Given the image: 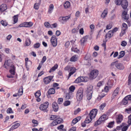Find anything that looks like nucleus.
Instances as JSON below:
<instances>
[{"label":"nucleus","mask_w":131,"mask_h":131,"mask_svg":"<svg viewBox=\"0 0 131 131\" xmlns=\"http://www.w3.org/2000/svg\"><path fill=\"white\" fill-rule=\"evenodd\" d=\"M97 110L96 109H93L91 110L87 116L84 122L85 123H90L93 118H94L96 115Z\"/></svg>","instance_id":"f257e3e1"},{"label":"nucleus","mask_w":131,"mask_h":131,"mask_svg":"<svg viewBox=\"0 0 131 131\" xmlns=\"http://www.w3.org/2000/svg\"><path fill=\"white\" fill-rule=\"evenodd\" d=\"M6 65L10 67V70H9V72L12 75H14L15 68L14 66L13 65L12 61L11 60H8L5 61L3 66L6 69H7V66H6Z\"/></svg>","instance_id":"f03ea898"},{"label":"nucleus","mask_w":131,"mask_h":131,"mask_svg":"<svg viewBox=\"0 0 131 131\" xmlns=\"http://www.w3.org/2000/svg\"><path fill=\"white\" fill-rule=\"evenodd\" d=\"M89 78L86 77H80L74 81L76 83H78L82 82H86L88 81Z\"/></svg>","instance_id":"7ed1b4c3"},{"label":"nucleus","mask_w":131,"mask_h":131,"mask_svg":"<svg viewBox=\"0 0 131 131\" xmlns=\"http://www.w3.org/2000/svg\"><path fill=\"white\" fill-rule=\"evenodd\" d=\"M83 89L80 88L78 90L76 94V98L78 101H80L83 97Z\"/></svg>","instance_id":"20e7f679"},{"label":"nucleus","mask_w":131,"mask_h":131,"mask_svg":"<svg viewBox=\"0 0 131 131\" xmlns=\"http://www.w3.org/2000/svg\"><path fill=\"white\" fill-rule=\"evenodd\" d=\"M49 103L48 102H46L43 104H41L39 108L40 110L44 112H47L48 110H47L48 107Z\"/></svg>","instance_id":"39448f33"},{"label":"nucleus","mask_w":131,"mask_h":131,"mask_svg":"<svg viewBox=\"0 0 131 131\" xmlns=\"http://www.w3.org/2000/svg\"><path fill=\"white\" fill-rule=\"evenodd\" d=\"M111 65H115V67L118 69L119 70H123L124 67L123 65L122 64L118 63V61H116L112 63Z\"/></svg>","instance_id":"423d86ee"},{"label":"nucleus","mask_w":131,"mask_h":131,"mask_svg":"<svg viewBox=\"0 0 131 131\" xmlns=\"http://www.w3.org/2000/svg\"><path fill=\"white\" fill-rule=\"evenodd\" d=\"M98 74V71L97 70H93L92 71L90 75V78L91 79H95L97 76Z\"/></svg>","instance_id":"0eeeda50"},{"label":"nucleus","mask_w":131,"mask_h":131,"mask_svg":"<svg viewBox=\"0 0 131 131\" xmlns=\"http://www.w3.org/2000/svg\"><path fill=\"white\" fill-rule=\"evenodd\" d=\"M57 39L56 36H52L51 38L50 41L51 44L53 47H55L57 45Z\"/></svg>","instance_id":"6e6552de"},{"label":"nucleus","mask_w":131,"mask_h":131,"mask_svg":"<svg viewBox=\"0 0 131 131\" xmlns=\"http://www.w3.org/2000/svg\"><path fill=\"white\" fill-rule=\"evenodd\" d=\"M53 76H50L45 78L43 79V82L46 84L49 83L51 81L53 78Z\"/></svg>","instance_id":"1a4fd4ad"},{"label":"nucleus","mask_w":131,"mask_h":131,"mask_svg":"<svg viewBox=\"0 0 131 131\" xmlns=\"http://www.w3.org/2000/svg\"><path fill=\"white\" fill-rule=\"evenodd\" d=\"M123 116L122 115L119 114L116 116V122L117 124H120L123 120Z\"/></svg>","instance_id":"9d476101"},{"label":"nucleus","mask_w":131,"mask_h":131,"mask_svg":"<svg viewBox=\"0 0 131 131\" xmlns=\"http://www.w3.org/2000/svg\"><path fill=\"white\" fill-rule=\"evenodd\" d=\"M121 4L122 8L124 9H125L128 6V3L126 0H122Z\"/></svg>","instance_id":"9b49d317"},{"label":"nucleus","mask_w":131,"mask_h":131,"mask_svg":"<svg viewBox=\"0 0 131 131\" xmlns=\"http://www.w3.org/2000/svg\"><path fill=\"white\" fill-rule=\"evenodd\" d=\"M76 69L74 67H71L70 68V72L68 76V79H69L70 77L72 74H73L75 72Z\"/></svg>","instance_id":"f8f14e48"},{"label":"nucleus","mask_w":131,"mask_h":131,"mask_svg":"<svg viewBox=\"0 0 131 131\" xmlns=\"http://www.w3.org/2000/svg\"><path fill=\"white\" fill-rule=\"evenodd\" d=\"M119 89L117 88L114 91L111 97L112 100L116 96L118 93Z\"/></svg>","instance_id":"ddd939ff"},{"label":"nucleus","mask_w":131,"mask_h":131,"mask_svg":"<svg viewBox=\"0 0 131 131\" xmlns=\"http://www.w3.org/2000/svg\"><path fill=\"white\" fill-rule=\"evenodd\" d=\"M88 37V36H86L81 39L80 40L81 44V45H84L86 42H87Z\"/></svg>","instance_id":"4468645a"},{"label":"nucleus","mask_w":131,"mask_h":131,"mask_svg":"<svg viewBox=\"0 0 131 131\" xmlns=\"http://www.w3.org/2000/svg\"><path fill=\"white\" fill-rule=\"evenodd\" d=\"M122 17L125 20H128V19L129 15L127 14V12L125 11H124L122 13Z\"/></svg>","instance_id":"2eb2a0df"},{"label":"nucleus","mask_w":131,"mask_h":131,"mask_svg":"<svg viewBox=\"0 0 131 131\" xmlns=\"http://www.w3.org/2000/svg\"><path fill=\"white\" fill-rule=\"evenodd\" d=\"M53 110L55 112H57L58 110V106L57 103L56 102H54L52 104Z\"/></svg>","instance_id":"dca6fc26"},{"label":"nucleus","mask_w":131,"mask_h":131,"mask_svg":"<svg viewBox=\"0 0 131 131\" xmlns=\"http://www.w3.org/2000/svg\"><path fill=\"white\" fill-rule=\"evenodd\" d=\"M106 117V115L105 114L103 115L99 119L98 121H100V122L101 123L107 119Z\"/></svg>","instance_id":"f3484780"},{"label":"nucleus","mask_w":131,"mask_h":131,"mask_svg":"<svg viewBox=\"0 0 131 131\" xmlns=\"http://www.w3.org/2000/svg\"><path fill=\"white\" fill-rule=\"evenodd\" d=\"M7 8L6 5L5 4H2L0 6V9L1 12H3Z\"/></svg>","instance_id":"a211bd4d"},{"label":"nucleus","mask_w":131,"mask_h":131,"mask_svg":"<svg viewBox=\"0 0 131 131\" xmlns=\"http://www.w3.org/2000/svg\"><path fill=\"white\" fill-rule=\"evenodd\" d=\"M23 86H21L18 91V95L19 96H21L23 94Z\"/></svg>","instance_id":"6ab92c4d"},{"label":"nucleus","mask_w":131,"mask_h":131,"mask_svg":"<svg viewBox=\"0 0 131 131\" xmlns=\"http://www.w3.org/2000/svg\"><path fill=\"white\" fill-rule=\"evenodd\" d=\"M55 92V90L53 88H51L48 90L47 93L48 95H50L54 94Z\"/></svg>","instance_id":"aec40b11"},{"label":"nucleus","mask_w":131,"mask_h":131,"mask_svg":"<svg viewBox=\"0 0 131 131\" xmlns=\"http://www.w3.org/2000/svg\"><path fill=\"white\" fill-rule=\"evenodd\" d=\"M58 67V65L57 64H55L54 66L50 70L49 72L51 73L52 71H54L56 69H57Z\"/></svg>","instance_id":"412c9836"},{"label":"nucleus","mask_w":131,"mask_h":131,"mask_svg":"<svg viewBox=\"0 0 131 131\" xmlns=\"http://www.w3.org/2000/svg\"><path fill=\"white\" fill-rule=\"evenodd\" d=\"M20 125V124L19 123H16L12 126L10 128V129L13 130L14 129H16Z\"/></svg>","instance_id":"4be33fe9"},{"label":"nucleus","mask_w":131,"mask_h":131,"mask_svg":"<svg viewBox=\"0 0 131 131\" xmlns=\"http://www.w3.org/2000/svg\"><path fill=\"white\" fill-rule=\"evenodd\" d=\"M59 21L62 24L64 23V22H66V20L64 17H60L59 19Z\"/></svg>","instance_id":"5701e85b"},{"label":"nucleus","mask_w":131,"mask_h":131,"mask_svg":"<svg viewBox=\"0 0 131 131\" xmlns=\"http://www.w3.org/2000/svg\"><path fill=\"white\" fill-rule=\"evenodd\" d=\"M107 13V9H105L103 11L101 15V17L102 18H104L106 16Z\"/></svg>","instance_id":"b1692460"},{"label":"nucleus","mask_w":131,"mask_h":131,"mask_svg":"<svg viewBox=\"0 0 131 131\" xmlns=\"http://www.w3.org/2000/svg\"><path fill=\"white\" fill-rule=\"evenodd\" d=\"M70 5V3L68 1H67L64 4V6L65 8H69Z\"/></svg>","instance_id":"393cba45"},{"label":"nucleus","mask_w":131,"mask_h":131,"mask_svg":"<svg viewBox=\"0 0 131 131\" xmlns=\"http://www.w3.org/2000/svg\"><path fill=\"white\" fill-rule=\"evenodd\" d=\"M25 27H30L32 26L33 23L31 22H25Z\"/></svg>","instance_id":"a878e982"},{"label":"nucleus","mask_w":131,"mask_h":131,"mask_svg":"<svg viewBox=\"0 0 131 131\" xmlns=\"http://www.w3.org/2000/svg\"><path fill=\"white\" fill-rule=\"evenodd\" d=\"M56 122L57 123V124H60L62 123L63 122V119L59 118V117L58 116L56 120Z\"/></svg>","instance_id":"bb28decb"},{"label":"nucleus","mask_w":131,"mask_h":131,"mask_svg":"<svg viewBox=\"0 0 131 131\" xmlns=\"http://www.w3.org/2000/svg\"><path fill=\"white\" fill-rule=\"evenodd\" d=\"M92 90H93V86L91 85H90L89 87L87 90V93H93V91H92Z\"/></svg>","instance_id":"cd10ccee"},{"label":"nucleus","mask_w":131,"mask_h":131,"mask_svg":"<svg viewBox=\"0 0 131 131\" xmlns=\"http://www.w3.org/2000/svg\"><path fill=\"white\" fill-rule=\"evenodd\" d=\"M44 25L47 28H53L52 27L51 25L48 22H46L44 23Z\"/></svg>","instance_id":"c85d7f7f"},{"label":"nucleus","mask_w":131,"mask_h":131,"mask_svg":"<svg viewBox=\"0 0 131 131\" xmlns=\"http://www.w3.org/2000/svg\"><path fill=\"white\" fill-rule=\"evenodd\" d=\"M49 8L48 10V12L50 14L51 13L53 9V4H51L49 6Z\"/></svg>","instance_id":"c756f323"},{"label":"nucleus","mask_w":131,"mask_h":131,"mask_svg":"<svg viewBox=\"0 0 131 131\" xmlns=\"http://www.w3.org/2000/svg\"><path fill=\"white\" fill-rule=\"evenodd\" d=\"M77 60V58L76 57L75 55L73 56L70 59V61L71 62H75Z\"/></svg>","instance_id":"7c9ffc66"},{"label":"nucleus","mask_w":131,"mask_h":131,"mask_svg":"<svg viewBox=\"0 0 131 131\" xmlns=\"http://www.w3.org/2000/svg\"><path fill=\"white\" fill-rule=\"evenodd\" d=\"M18 15H14L13 17L14 23H16L18 21Z\"/></svg>","instance_id":"2f4dec72"},{"label":"nucleus","mask_w":131,"mask_h":131,"mask_svg":"<svg viewBox=\"0 0 131 131\" xmlns=\"http://www.w3.org/2000/svg\"><path fill=\"white\" fill-rule=\"evenodd\" d=\"M125 55V52L124 51H121L119 53V55L118 56V59L123 57Z\"/></svg>","instance_id":"473e14b6"},{"label":"nucleus","mask_w":131,"mask_h":131,"mask_svg":"<svg viewBox=\"0 0 131 131\" xmlns=\"http://www.w3.org/2000/svg\"><path fill=\"white\" fill-rule=\"evenodd\" d=\"M72 94V93L71 92H69L67 94L65 97L66 100H68L70 98Z\"/></svg>","instance_id":"72a5a7b5"},{"label":"nucleus","mask_w":131,"mask_h":131,"mask_svg":"<svg viewBox=\"0 0 131 131\" xmlns=\"http://www.w3.org/2000/svg\"><path fill=\"white\" fill-rule=\"evenodd\" d=\"M32 122L34 124L32 125V126L33 127H35L37 126L38 124V121L34 119H33L32 121Z\"/></svg>","instance_id":"f704fd0d"},{"label":"nucleus","mask_w":131,"mask_h":131,"mask_svg":"<svg viewBox=\"0 0 131 131\" xmlns=\"http://www.w3.org/2000/svg\"><path fill=\"white\" fill-rule=\"evenodd\" d=\"M114 121H113V122H111L108 123V124L107 126V127L110 128H112L113 127V125L114 124Z\"/></svg>","instance_id":"c9c22d12"},{"label":"nucleus","mask_w":131,"mask_h":131,"mask_svg":"<svg viewBox=\"0 0 131 131\" xmlns=\"http://www.w3.org/2000/svg\"><path fill=\"white\" fill-rule=\"evenodd\" d=\"M107 34L108 37L109 38L111 37L113 35V32L111 30L109 31Z\"/></svg>","instance_id":"e433bc0d"},{"label":"nucleus","mask_w":131,"mask_h":131,"mask_svg":"<svg viewBox=\"0 0 131 131\" xmlns=\"http://www.w3.org/2000/svg\"><path fill=\"white\" fill-rule=\"evenodd\" d=\"M106 104L105 103L102 104L99 106V108L101 110H102L106 106Z\"/></svg>","instance_id":"4c0bfd02"},{"label":"nucleus","mask_w":131,"mask_h":131,"mask_svg":"<svg viewBox=\"0 0 131 131\" xmlns=\"http://www.w3.org/2000/svg\"><path fill=\"white\" fill-rule=\"evenodd\" d=\"M36 97H38L41 95V92L40 90L37 91L35 94Z\"/></svg>","instance_id":"58836bf2"},{"label":"nucleus","mask_w":131,"mask_h":131,"mask_svg":"<svg viewBox=\"0 0 131 131\" xmlns=\"http://www.w3.org/2000/svg\"><path fill=\"white\" fill-rule=\"evenodd\" d=\"M30 44V41L29 39L28 38H27L26 39V42L25 44L26 46H29Z\"/></svg>","instance_id":"ea45409f"},{"label":"nucleus","mask_w":131,"mask_h":131,"mask_svg":"<svg viewBox=\"0 0 131 131\" xmlns=\"http://www.w3.org/2000/svg\"><path fill=\"white\" fill-rule=\"evenodd\" d=\"M92 94L91 93H87V99L90 100L92 98Z\"/></svg>","instance_id":"a19ab883"},{"label":"nucleus","mask_w":131,"mask_h":131,"mask_svg":"<svg viewBox=\"0 0 131 131\" xmlns=\"http://www.w3.org/2000/svg\"><path fill=\"white\" fill-rule=\"evenodd\" d=\"M58 116L55 115H51L50 118V120H53L54 121L57 119Z\"/></svg>","instance_id":"79ce46f5"},{"label":"nucleus","mask_w":131,"mask_h":131,"mask_svg":"<svg viewBox=\"0 0 131 131\" xmlns=\"http://www.w3.org/2000/svg\"><path fill=\"white\" fill-rule=\"evenodd\" d=\"M1 23L4 26H6L8 25L7 23L5 20H2L1 21Z\"/></svg>","instance_id":"37998d69"},{"label":"nucleus","mask_w":131,"mask_h":131,"mask_svg":"<svg viewBox=\"0 0 131 131\" xmlns=\"http://www.w3.org/2000/svg\"><path fill=\"white\" fill-rule=\"evenodd\" d=\"M115 4L118 5H120L122 2V0H115Z\"/></svg>","instance_id":"c03bdc74"},{"label":"nucleus","mask_w":131,"mask_h":131,"mask_svg":"<svg viewBox=\"0 0 131 131\" xmlns=\"http://www.w3.org/2000/svg\"><path fill=\"white\" fill-rule=\"evenodd\" d=\"M63 105L65 106L69 105L70 104V101H66L63 103Z\"/></svg>","instance_id":"a18cd8bd"},{"label":"nucleus","mask_w":131,"mask_h":131,"mask_svg":"<svg viewBox=\"0 0 131 131\" xmlns=\"http://www.w3.org/2000/svg\"><path fill=\"white\" fill-rule=\"evenodd\" d=\"M75 89V87L73 85L71 86L69 88V89L70 91V92H71L72 93V92H74V90Z\"/></svg>","instance_id":"49530a36"},{"label":"nucleus","mask_w":131,"mask_h":131,"mask_svg":"<svg viewBox=\"0 0 131 131\" xmlns=\"http://www.w3.org/2000/svg\"><path fill=\"white\" fill-rule=\"evenodd\" d=\"M128 103V100L127 99H125V97L122 101V103L124 105H126Z\"/></svg>","instance_id":"de8ad7c7"},{"label":"nucleus","mask_w":131,"mask_h":131,"mask_svg":"<svg viewBox=\"0 0 131 131\" xmlns=\"http://www.w3.org/2000/svg\"><path fill=\"white\" fill-rule=\"evenodd\" d=\"M7 113H13V112L12 108L10 107L7 109Z\"/></svg>","instance_id":"09e8293b"},{"label":"nucleus","mask_w":131,"mask_h":131,"mask_svg":"<svg viewBox=\"0 0 131 131\" xmlns=\"http://www.w3.org/2000/svg\"><path fill=\"white\" fill-rule=\"evenodd\" d=\"M126 30V29H124L123 28H122V31L121 32L120 36L121 37L122 36L124 35L125 34V30Z\"/></svg>","instance_id":"8fccbe9b"},{"label":"nucleus","mask_w":131,"mask_h":131,"mask_svg":"<svg viewBox=\"0 0 131 131\" xmlns=\"http://www.w3.org/2000/svg\"><path fill=\"white\" fill-rule=\"evenodd\" d=\"M128 123L129 126H130L131 125V114L128 116Z\"/></svg>","instance_id":"3c124183"},{"label":"nucleus","mask_w":131,"mask_h":131,"mask_svg":"<svg viewBox=\"0 0 131 131\" xmlns=\"http://www.w3.org/2000/svg\"><path fill=\"white\" fill-rule=\"evenodd\" d=\"M40 46V44L39 43H36L34 45V47L35 48H39Z\"/></svg>","instance_id":"603ef678"},{"label":"nucleus","mask_w":131,"mask_h":131,"mask_svg":"<svg viewBox=\"0 0 131 131\" xmlns=\"http://www.w3.org/2000/svg\"><path fill=\"white\" fill-rule=\"evenodd\" d=\"M57 124V123L56 122V120L53 121L50 124V126H53Z\"/></svg>","instance_id":"864d4df0"},{"label":"nucleus","mask_w":131,"mask_h":131,"mask_svg":"<svg viewBox=\"0 0 131 131\" xmlns=\"http://www.w3.org/2000/svg\"><path fill=\"white\" fill-rule=\"evenodd\" d=\"M78 122V120H77V119H76L75 118L72 121L71 125L72 126L73 125Z\"/></svg>","instance_id":"5fc2aeb1"},{"label":"nucleus","mask_w":131,"mask_h":131,"mask_svg":"<svg viewBox=\"0 0 131 131\" xmlns=\"http://www.w3.org/2000/svg\"><path fill=\"white\" fill-rule=\"evenodd\" d=\"M129 126L128 125L127 126H124L122 128V131H126Z\"/></svg>","instance_id":"6e6d98bb"},{"label":"nucleus","mask_w":131,"mask_h":131,"mask_svg":"<svg viewBox=\"0 0 131 131\" xmlns=\"http://www.w3.org/2000/svg\"><path fill=\"white\" fill-rule=\"evenodd\" d=\"M63 101V99L62 98H59L58 101V103L59 104H61Z\"/></svg>","instance_id":"4d7b16f0"},{"label":"nucleus","mask_w":131,"mask_h":131,"mask_svg":"<svg viewBox=\"0 0 131 131\" xmlns=\"http://www.w3.org/2000/svg\"><path fill=\"white\" fill-rule=\"evenodd\" d=\"M81 111V109L80 108H78L77 110H75L74 111V114L75 115H76L79 112Z\"/></svg>","instance_id":"13d9d810"},{"label":"nucleus","mask_w":131,"mask_h":131,"mask_svg":"<svg viewBox=\"0 0 131 131\" xmlns=\"http://www.w3.org/2000/svg\"><path fill=\"white\" fill-rule=\"evenodd\" d=\"M122 26L123 27L122 28H123L124 29L126 30L127 28V25L125 23H123V24Z\"/></svg>","instance_id":"bf43d9fd"},{"label":"nucleus","mask_w":131,"mask_h":131,"mask_svg":"<svg viewBox=\"0 0 131 131\" xmlns=\"http://www.w3.org/2000/svg\"><path fill=\"white\" fill-rule=\"evenodd\" d=\"M127 44V42L125 41H123L121 42V45L123 46H125Z\"/></svg>","instance_id":"052dcab7"},{"label":"nucleus","mask_w":131,"mask_h":131,"mask_svg":"<svg viewBox=\"0 0 131 131\" xmlns=\"http://www.w3.org/2000/svg\"><path fill=\"white\" fill-rule=\"evenodd\" d=\"M39 4H38V3H36L35 4L34 6V8L36 9H38L39 8Z\"/></svg>","instance_id":"680f3d73"},{"label":"nucleus","mask_w":131,"mask_h":131,"mask_svg":"<svg viewBox=\"0 0 131 131\" xmlns=\"http://www.w3.org/2000/svg\"><path fill=\"white\" fill-rule=\"evenodd\" d=\"M125 99H127L128 100L131 101V95H129L125 97Z\"/></svg>","instance_id":"e2e57ef3"},{"label":"nucleus","mask_w":131,"mask_h":131,"mask_svg":"<svg viewBox=\"0 0 131 131\" xmlns=\"http://www.w3.org/2000/svg\"><path fill=\"white\" fill-rule=\"evenodd\" d=\"M46 56H44L43 57L41 62L42 63H43L46 60Z\"/></svg>","instance_id":"0e129e2a"},{"label":"nucleus","mask_w":131,"mask_h":131,"mask_svg":"<svg viewBox=\"0 0 131 131\" xmlns=\"http://www.w3.org/2000/svg\"><path fill=\"white\" fill-rule=\"evenodd\" d=\"M125 111H127V113H131V107L126 109Z\"/></svg>","instance_id":"69168bd1"},{"label":"nucleus","mask_w":131,"mask_h":131,"mask_svg":"<svg viewBox=\"0 0 131 131\" xmlns=\"http://www.w3.org/2000/svg\"><path fill=\"white\" fill-rule=\"evenodd\" d=\"M105 95L104 94H102L100 96H99L97 97V99L98 100H100L101 99L103 98L104 96Z\"/></svg>","instance_id":"338daca9"},{"label":"nucleus","mask_w":131,"mask_h":131,"mask_svg":"<svg viewBox=\"0 0 131 131\" xmlns=\"http://www.w3.org/2000/svg\"><path fill=\"white\" fill-rule=\"evenodd\" d=\"M76 128L75 127H71L69 131H76Z\"/></svg>","instance_id":"774afa93"}]
</instances>
